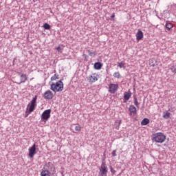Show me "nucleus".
Returning <instances> with one entry per match:
<instances>
[{
  "label": "nucleus",
  "mask_w": 176,
  "mask_h": 176,
  "mask_svg": "<svg viewBox=\"0 0 176 176\" xmlns=\"http://www.w3.org/2000/svg\"><path fill=\"white\" fill-rule=\"evenodd\" d=\"M50 90L54 93L63 91V90H64V82H63V81L60 80L56 82H52L50 85Z\"/></svg>",
  "instance_id": "1"
},
{
  "label": "nucleus",
  "mask_w": 176,
  "mask_h": 176,
  "mask_svg": "<svg viewBox=\"0 0 176 176\" xmlns=\"http://www.w3.org/2000/svg\"><path fill=\"white\" fill-rule=\"evenodd\" d=\"M38 99V96H35L32 100L29 102L26 108L25 115L28 116L32 112L35 111V107H36V100Z\"/></svg>",
  "instance_id": "2"
},
{
  "label": "nucleus",
  "mask_w": 176,
  "mask_h": 176,
  "mask_svg": "<svg viewBox=\"0 0 176 176\" xmlns=\"http://www.w3.org/2000/svg\"><path fill=\"white\" fill-rule=\"evenodd\" d=\"M152 141L157 144H163L166 141V135L162 132H158L153 134Z\"/></svg>",
  "instance_id": "3"
},
{
  "label": "nucleus",
  "mask_w": 176,
  "mask_h": 176,
  "mask_svg": "<svg viewBox=\"0 0 176 176\" xmlns=\"http://www.w3.org/2000/svg\"><path fill=\"white\" fill-rule=\"evenodd\" d=\"M100 174L101 176H107L108 174V167L105 162L102 163L100 168Z\"/></svg>",
  "instance_id": "4"
},
{
  "label": "nucleus",
  "mask_w": 176,
  "mask_h": 176,
  "mask_svg": "<svg viewBox=\"0 0 176 176\" xmlns=\"http://www.w3.org/2000/svg\"><path fill=\"white\" fill-rule=\"evenodd\" d=\"M88 82L89 83L93 84V83H96V82H97V80H98V74H97V73H94L91 75H89L87 78Z\"/></svg>",
  "instance_id": "5"
},
{
  "label": "nucleus",
  "mask_w": 176,
  "mask_h": 176,
  "mask_svg": "<svg viewBox=\"0 0 176 176\" xmlns=\"http://www.w3.org/2000/svg\"><path fill=\"white\" fill-rule=\"evenodd\" d=\"M118 89H119V85L111 83L109 86V92L111 94H115V93L118 91Z\"/></svg>",
  "instance_id": "6"
},
{
  "label": "nucleus",
  "mask_w": 176,
  "mask_h": 176,
  "mask_svg": "<svg viewBox=\"0 0 176 176\" xmlns=\"http://www.w3.org/2000/svg\"><path fill=\"white\" fill-rule=\"evenodd\" d=\"M50 113H52V110L50 109L44 111L41 115V120H49L50 119Z\"/></svg>",
  "instance_id": "7"
},
{
  "label": "nucleus",
  "mask_w": 176,
  "mask_h": 176,
  "mask_svg": "<svg viewBox=\"0 0 176 176\" xmlns=\"http://www.w3.org/2000/svg\"><path fill=\"white\" fill-rule=\"evenodd\" d=\"M36 155V144H34L31 147L29 148L28 156L30 158L34 157Z\"/></svg>",
  "instance_id": "8"
},
{
  "label": "nucleus",
  "mask_w": 176,
  "mask_h": 176,
  "mask_svg": "<svg viewBox=\"0 0 176 176\" xmlns=\"http://www.w3.org/2000/svg\"><path fill=\"white\" fill-rule=\"evenodd\" d=\"M53 97H54V94L50 90H47L44 93V98L45 100H52Z\"/></svg>",
  "instance_id": "9"
},
{
  "label": "nucleus",
  "mask_w": 176,
  "mask_h": 176,
  "mask_svg": "<svg viewBox=\"0 0 176 176\" xmlns=\"http://www.w3.org/2000/svg\"><path fill=\"white\" fill-rule=\"evenodd\" d=\"M142 38H144V32L139 30L136 33V39L137 41H141Z\"/></svg>",
  "instance_id": "10"
},
{
  "label": "nucleus",
  "mask_w": 176,
  "mask_h": 176,
  "mask_svg": "<svg viewBox=\"0 0 176 176\" xmlns=\"http://www.w3.org/2000/svg\"><path fill=\"white\" fill-rule=\"evenodd\" d=\"M129 111L130 112V115H135V113H137V108L133 105L129 106Z\"/></svg>",
  "instance_id": "11"
},
{
  "label": "nucleus",
  "mask_w": 176,
  "mask_h": 176,
  "mask_svg": "<svg viewBox=\"0 0 176 176\" xmlns=\"http://www.w3.org/2000/svg\"><path fill=\"white\" fill-rule=\"evenodd\" d=\"M27 79H28L27 74H22L20 76V83H25V82H27Z\"/></svg>",
  "instance_id": "12"
},
{
  "label": "nucleus",
  "mask_w": 176,
  "mask_h": 176,
  "mask_svg": "<svg viewBox=\"0 0 176 176\" xmlns=\"http://www.w3.org/2000/svg\"><path fill=\"white\" fill-rule=\"evenodd\" d=\"M130 97H131V92H130V91L129 92H124V98L126 101H129V100H130Z\"/></svg>",
  "instance_id": "13"
},
{
  "label": "nucleus",
  "mask_w": 176,
  "mask_h": 176,
  "mask_svg": "<svg viewBox=\"0 0 176 176\" xmlns=\"http://www.w3.org/2000/svg\"><path fill=\"white\" fill-rule=\"evenodd\" d=\"M165 27L166 28H167L168 31H170V30H172V28H174V25H173V23L166 21V24H165Z\"/></svg>",
  "instance_id": "14"
},
{
  "label": "nucleus",
  "mask_w": 176,
  "mask_h": 176,
  "mask_svg": "<svg viewBox=\"0 0 176 176\" xmlns=\"http://www.w3.org/2000/svg\"><path fill=\"white\" fill-rule=\"evenodd\" d=\"M94 67L95 69H101V68L102 67V64H101V63L100 62H97V63H95Z\"/></svg>",
  "instance_id": "15"
},
{
  "label": "nucleus",
  "mask_w": 176,
  "mask_h": 176,
  "mask_svg": "<svg viewBox=\"0 0 176 176\" xmlns=\"http://www.w3.org/2000/svg\"><path fill=\"white\" fill-rule=\"evenodd\" d=\"M41 176H50V172L47 170H43L41 173Z\"/></svg>",
  "instance_id": "16"
},
{
  "label": "nucleus",
  "mask_w": 176,
  "mask_h": 176,
  "mask_svg": "<svg viewBox=\"0 0 176 176\" xmlns=\"http://www.w3.org/2000/svg\"><path fill=\"white\" fill-rule=\"evenodd\" d=\"M87 52L89 56H90L91 57H95V56H97V52H96V51L88 50Z\"/></svg>",
  "instance_id": "17"
},
{
  "label": "nucleus",
  "mask_w": 176,
  "mask_h": 176,
  "mask_svg": "<svg viewBox=\"0 0 176 176\" xmlns=\"http://www.w3.org/2000/svg\"><path fill=\"white\" fill-rule=\"evenodd\" d=\"M142 126H146L147 124H149V119L148 118H144L142 120L141 122Z\"/></svg>",
  "instance_id": "18"
},
{
  "label": "nucleus",
  "mask_w": 176,
  "mask_h": 176,
  "mask_svg": "<svg viewBox=\"0 0 176 176\" xmlns=\"http://www.w3.org/2000/svg\"><path fill=\"white\" fill-rule=\"evenodd\" d=\"M58 79H60V77L58 74H55L54 76L51 77L52 82L57 80Z\"/></svg>",
  "instance_id": "19"
},
{
  "label": "nucleus",
  "mask_w": 176,
  "mask_h": 176,
  "mask_svg": "<svg viewBox=\"0 0 176 176\" xmlns=\"http://www.w3.org/2000/svg\"><path fill=\"white\" fill-rule=\"evenodd\" d=\"M120 124H122V120L116 121L115 126H116V130H119V127H120Z\"/></svg>",
  "instance_id": "20"
},
{
  "label": "nucleus",
  "mask_w": 176,
  "mask_h": 176,
  "mask_svg": "<svg viewBox=\"0 0 176 176\" xmlns=\"http://www.w3.org/2000/svg\"><path fill=\"white\" fill-rule=\"evenodd\" d=\"M170 115H171V113H170V112H168V111L164 112L163 118H164V119H168V118H170Z\"/></svg>",
  "instance_id": "21"
},
{
  "label": "nucleus",
  "mask_w": 176,
  "mask_h": 176,
  "mask_svg": "<svg viewBox=\"0 0 176 176\" xmlns=\"http://www.w3.org/2000/svg\"><path fill=\"white\" fill-rule=\"evenodd\" d=\"M155 63H156V60L154 58L150 59V61H149L150 67H155Z\"/></svg>",
  "instance_id": "22"
},
{
  "label": "nucleus",
  "mask_w": 176,
  "mask_h": 176,
  "mask_svg": "<svg viewBox=\"0 0 176 176\" xmlns=\"http://www.w3.org/2000/svg\"><path fill=\"white\" fill-rule=\"evenodd\" d=\"M170 70L173 74H176V63H174L173 65L170 67Z\"/></svg>",
  "instance_id": "23"
},
{
  "label": "nucleus",
  "mask_w": 176,
  "mask_h": 176,
  "mask_svg": "<svg viewBox=\"0 0 176 176\" xmlns=\"http://www.w3.org/2000/svg\"><path fill=\"white\" fill-rule=\"evenodd\" d=\"M134 104L135 105V107H137V108L140 107V102H138V100L137 99V97L134 98Z\"/></svg>",
  "instance_id": "24"
},
{
  "label": "nucleus",
  "mask_w": 176,
  "mask_h": 176,
  "mask_svg": "<svg viewBox=\"0 0 176 176\" xmlns=\"http://www.w3.org/2000/svg\"><path fill=\"white\" fill-rule=\"evenodd\" d=\"M113 76L114 78H116L117 79H120V73L119 72H115L113 74Z\"/></svg>",
  "instance_id": "25"
},
{
  "label": "nucleus",
  "mask_w": 176,
  "mask_h": 176,
  "mask_svg": "<svg viewBox=\"0 0 176 176\" xmlns=\"http://www.w3.org/2000/svg\"><path fill=\"white\" fill-rule=\"evenodd\" d=\"M43 28H45V30H50L52 28L50 25H49L48 23H44Z\"/></svg>",
  "instance_id": "26"
},
{
  "label": "nucleus",
  "mask_w": 176,
  "mask_h": 176,
  "mask_svg": "<svg viewBox=\"0 0 176 176\" xmlns=\"http://www.w3.org/2000/svg\"><path fill=\"white\" fill-rule=\"evenodd\" d=\"M56 50L58 52V53H63V49L61 48L60 46H58L57 47L55 48Z\"/></svg>",
  "instance_id": "27"
},
{
  "label": "nucleus",
  "mask_w": 176,
  "mask_h": 176,
  "mask_svg": "<svg viewBox=\"0 0 176 176\" xmlns=\"http://www.w3.org/2000/svg\"><path fill=\"white\" fill-rule=\"evenodd\" d=\"M47 164L48 166H52V168H51V170H52L53 171H56V168L54 167L53 164H52V162H49Z\"/></svg>",
  "instance_id": "28"
},
{
  "label": "nucleus",
  "mask_w": 176,
  "mask_h": 176,
  "mask_svg": "<svg viewBox=\"0 0 176 176\" xmlns=\"http://www.w3.org/2000/svg\"><path fill=\"white\" fill-rule=\"evenodd\" d=\"M118 67L120 68H124V63L123 62L118 63Z\"/></svg>",
  "instance_id": "29"
},
{
  "label": "nucleus",
  "mask_w": 176,
  "mask_h": 176,
  "mask_svg": "<svg viewBox=\"0 0 176 176\" xmlns=\"http://www.w3.org/2000/svg\"><path fill=\"white\" fill-rule=\"evenodd\" d=\"M75 130H76V131H80V130H82V127H80V126H79V125L76 126Z\"/></svg>",
  "instance_id": "30"
},
{
  "label": "nucleus",
  "mask_w": 176,
  "mask_h": 176,
  "mask_svg": "<svg viewBox=\"0 0 176 176\" xmlns=\"http://www.w3.org/2000/svg\"><path fill=\"white\" fill-rule=\"evenodd\" d=\"M110 171L111 174H115V173H116V170H115V169H113L112 167L110 168Z\"/></svg>",
  "instance_id": "31"
},
{
  "label": "nucleus",
  "mask_w": 176,
  "mask_h": 176,
  "mask_svg": "<svg viewBox=\"0 0 176 176\" xmlns=\"http://www.w3.org/2000/svg\"><path fill=\"white\" fill-rule=\"evenodd\" d=\"M111 155L113 157L116 156V150H113V152L111 153Z\"/></svg>",
  "instance_id": "32"
},
{
  "label": "nucleus",
  "mask_w": 176,
  "mask_h": 176,
  "mask_svg": "<svg viewBox=\"0 0 176 176\" xmlns=\"http://www.w3.org/2000/svg\"><path fill=\"white\" fill-rule=\"evenodd\" d=\"M82 57H84L85 58V60H86V58H87V55L84 54H82Z\"/></svg>",
  "instance_id": "33"
},
{
  "label": "nucleus",
  "mask_w": 176,
  "mask_h": 176,
  "mask_svg": "<svg viewBox=\"0 0 176 176\" xmlns=\"http://www.w3.org/2000/svg\"><path fill=\"white\" fill-rule=\"evenodd\" d=\"M111 19H113V17H115V14H113V15H111Z\"/></svg>",
  "instance_id": "34"
}]
</instances>
